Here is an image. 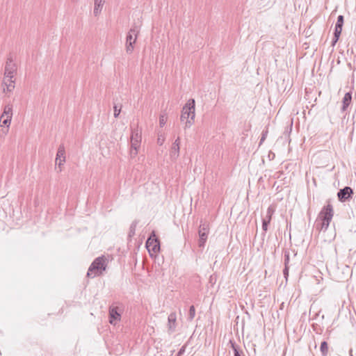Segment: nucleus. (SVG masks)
Returning <instances> with one entry per match:
<instances>
[{
  "mask_svg": "<svg viewBox=\"0 0 356 356\" xmlns=\"http://www.w3.org/2000/svg\"><path fill=\"white\" fill-rule=\"evenodd\" d=\"M177 315L175 312H172L168 317V327L170 333L175 332L176 328Z\"/></svg>",
  "mask_w": 356,
  "mask_h": 356,
  "instance_id": "12",
  "label": "nucleus"
},
{
  "mask_svg": "<svg viewBox=\"0 0 356 356\" xmlns=\"http://www.w3.org/2000/svg\"><path fill=\"white\" fill-rule=\"evenodd\" d=\"M274 212H275V209L271 206H270L267 209L266 216L263 218V220H264L268 222H270V220L272 219V216L273 215Z\"/></svg>",
  "mask_w": 356,
  "mask_h": 356,
  "instance_id": "19",
  "label": "nucleus"
},
{
  "mask_svg": "<svg viewBox=\"0 0 356 356\" xmlns=\"http://www.w3.org/2000/svg\"><path fill=\"white\" fill-rule=\"evenodd\" d=\"M275 156V154L273 152H269L268 157H269L270 160L274 159Z\"/></svg>",
  "mask_w": 356,
  "mask_h": 356,
  "instance_id": "34",
  "label": "nucleus"
},
{
  "mask_svg": "<svg viewBox=\"0 0 356 356\" xmlns=\"http://www.w3.org/2000/svg\"><path fill=\"white\" fill-rule=\"evenodd\" d=\"M341 31H342V29H340L339 28H337V27L334 28V38H333L332 41V44L333 46L339 40V37L341 35Z\"/></svg>",
  "mask_w": 356,
  "mask_h": 356,
  "instance_id": "20",
  "label": "nucleus"
},
{
  "mask_svg": "<svg viewBox=\"0 0 356 356\" xmlns=\"http://www.w3.org/2000/svg\"><path fill=\"white\" fill-rule=\"evenodd\" d=\"M105 0H95L94 15L97 16L101 12Z\"/></svg>",
  "mask_w": 356,
  "mask_h": 356,
  "instance_id": "17",
  "label": "nucleus"
},
{
  "mask_svg": "<svg viewBox=\"0 0 356 356\" xmlns=\"http://www.w3.org/2000/svg\"><path fill=\"white\" fill-rule=\"evenodd\" d=\"M106 268L105 257L104 256L98 257L90 264L87 272V277L93 278L96 276H99L106 270Z\"/></svg>",
  "mask_w": 356,
  "mask_h": 356,
  "instance_id": "3",
  "label": "nucleus"
},
{
  "mask_svg": "<svg viewBox=\"0 0 356 356\" xmlns=\"http://www.w3.org/2000/svg\"><path fill=\"white\" fill-rule=\"evenodd\" d=\"M229 343L233 350L234 356H245L240 346H238L233 340H229Z\"/></svg>",
  "mask_w": 356,
  "mask_h": 356,
  "instance_id": "14",
  "label": "nucleus"
},
{
  "mask_svg": "<svg viewBox=\"0 0 356 356\" xmlns=\"http://www.w3.org/2000/svg\"><path fill=\"white\" fill-rule=\"evenodd\" d=\"M138 33L139 29L136 26L132 27L128 32L126 38V51L127 54H131L134 51V44L136 43Z\"/></svg>",
  "mask_w": 356,
  "mask_h": 356,
  "instance_id": "5",
  "label": "nucleus"
},
{
  "mask_svg": "<svg viewBox=\"0 0 356 356\" xmlns=\"http://www.w3.org/2000/svg\"><path fill=\"white\" fill-rule=\"evenodd\" d=\"M179 144H180L179 138L178 137L172 144V147L171 152H170L171 156H173L175 158L179 156V149H180Z\"/></svg>",
  "mask_w": 356,
  "mask_h": 356,
  "instance_id": "15",
  "label": "nucleus"
},
{
  "mask_svg": "<svg viewBox=\"0 0 356 356\" xmlns=\"http://www.w3.org/2000/svg\"><path fill=\"white\" fill-rule=\"evenodd\" d=\"M283 274L285 279L287 280L289 276V266H284V268L283 270Z\"/></svg>",
  "mask_w": 356,
  "mask_h": 356,
  "instance_id": "33",
  "label": "nucleus"
},
{
  "mask_svg": "<svg viewBox=\"0 0 356 356\" xmlns=\"http://www.w3.org/2000/svg\"><path fill=\"white\" fill-rule=\"evenodd\" d=\"M320 350L323 356H327L328 353V345L327 343L324 341L321 342Z\"/></svg>",
  "mask_w": 356,
  "mask_h": 356,
  "instance_id": "21",
  "label": "nucleus"
},
{
  "mask_svg": "<svg viewBox=\"0 0 356 356\" xmlns=\"http://www.w3.org/2000/svg\"><path fill=\"white\" fill-rule=\"evenodd\" d=\"M142 130L136 125V127L131 129V156H136L138 154V149L140 146L142 139Z\"/></svg>",
  "mask_w": 356,
  "mask_h": 356,
  "instance_id": "4",
  "label": "nucleus"
},
{
  "mask_svg": "<svg viewBox=\"0 0 356 356\" xmlns=\"http://www.w3.org/2000/svg\"><path fill=\"white\" fill-rule=\"evenodd\" d=\"M195 102L194 99H190L183 107L180 117L181 122H184V129L190 128L194 123L195 117Z\"/></svg>",
  "mask_w": 356,
  "mask_h": 356,
  "instance_id": "1",
  "label": "nucleus"
},
{
  "mask_svg": "<svg viewBox=\"0 0 356 356\" xmlns=\"http://www.w3.org/2000/svg\"><path fill=\"white\" fill-rule=\"evenodd\" d=\"M344 22V18L343 15H339L337 17V21L335 24V27L339 28L340 29H342L343 25Z\"/></svg>",
  "mask_w": 356,
  "mask_h": 356,
  "instance_id": "24",
  "label": "nucleus"
},
{
  "mask_svg": "<svg viewBox=\"0 0 356 356\" xmlns=\"http://www.w3.org/2000/svg\"><path fill=\"white\" fill-rule=\"evenodd\" d=\"M195 316V309L193 305H191L189 308L188 320L191 321Z\"/></svg>",
  "mask_w": 356,
  "mask_h": 356,
  "instance_id": "23",
  "label": "nucleus"
},
{
  "mask_svg": "<svg viewBox=\"0 0 356 356\" xmlns=\"http://www.w3.org/2000/svg\"><path fill=\"white\" fill-rule=\"evenodd\" d=\"M186 345H184L178 351L177 356H181L186 350Z\"/></svg>",
  "mask_w": 356,
  "mask_h": 356,
  "instance_id": "31",
  "label": "nucleus"
},
{
  "mask_svg": "<svg viewBox=\"0 0 356 356\" xmlns=\"http://www.w3.org/2000/svg\"><path fill=\"white\" fill-rule=\"evenodd\" d=\"M268 135V130H264L262 131L261 137L259 141V145L262 144V143L266 140Z\"/></svg>",
  "mask_w": 356,
  "mask_h": 356,
  "instance_id": "29",
  "label": "nucleus"
},
{
  "mask_svg": "<svg viewBox=\"0 0 356 356\" xmlns=\"http://www.w3.org/2000/svg\"><path fill=\"white\" fill-rule=\"evenodd\" d=\"M3 83L6 86V90L8 92L12 91L15 88V81L13 79L4 78ZM3 90H6V88H3Z\"/></svg>",
  "mask_w": 356,
  "mask_h": 356,
  "instance_id": "18",
  "label": "nucleus"
},
{
  "mask_svg": "<svg viewBox=\"0 0 356 356\" xmlns=\"http://www.w3.org/2000/svg\"><path fill=\"white\" fill-rule=\"evenodd\" d=\"M208 229L205 226L204 224H201L199 227V242L198 245L200 248H204L205 245V243L207 240V236H208Z\"/></svg>",
  "mask_w": 356,
  "mask_h": 356,
  "instance_id": "10",
  "label": "nucleus"
},
{
  "mask_svg": "<svg viewBox=\"0 0 356 356\" xmlns=\"http://www.w3.org/2000/svg\"><path fill=\"white\" fill-rule=\"evenodd\" d=\"M165 141V138L162 135H159L157 138V144L162 145Z\"/></svg>",
  "mask_w": 356,
  "mask_h": 356,
  "instance_id": "30",
  "label": "nucleus"
},
{
  "mask_svg": "<svg viewBox=\"0 0 356 356\" xmlns=\"http://www.w3.org/2000/svg\"><path fill=\"white\" fill-rule=\"evenodd\" d=\"M5 117L12 118L13 117V106L11 104H7L4 106L3 112L1 115V119Z\"/></svg>",
  "mask_w": 356,
  "mask_h": 356,
  "instance_id": "16",
  "label": "nucleus"
},
{
  "mask_svg": "<svg viewBox=\"0 0 356 356\" xmlns=\"http://www.w3.org/2000/svg\"><path fill=\"white\" fill-rule=\"evenodd\" d=\"M146 248L150 254H156L160 250V241L156 236L155 232H152L146 241Z\"/></svg>",
  "mask_w": 356,
  "mask_h": 356,
  "instance_id": "6",
  "label": "nucleus"
},
{
  "mask_svg": "<svg viewBox=\"0 0 356 356\" xmlns=\"http://www.w3.org/2000/svg\"><path fill=\"white\" fill-rule=\"evenodd\" d=\"M270 222L262 220V229L264 231L263 235L265 236L266 231L268 230V226Z\"/></svg>",
  "mask_w": 356,
  "mask_h": 356,
  "instance_id": "27",
  "label": "nucleus"
},
{
  "mask_svg": "<svg viewBox=\"0 0 356 356\" xmlns=\"http://www.w3.org/2000/svg\"><path fill=\"white\" fill-rule=\"evenodd\" d=\"M11 120H12V118H6V117H5L3 119L0 118L1 126H6V127H8L10 124Z\"/></svg>",
  "mask_w": 356,
  "mask_h": 356,
  "instance_id": "25",
  "label": "nucleus"
},
{
  "mask_svg": "<svg viewBox=\"0 0 356 356\" xmlns=\"http://www.w3.org/2000/svg\"><path fill=\"white\" fill-rule=\"evenodd\" d=\"M138 223V220H134L132 222V223L131 224L130 227H129V237L134 236Z\"/></svg>",
  "mask_w": 356,
  "mask_h": 356,
  "instance_id": "22",
  "label": "nucleus"
},
{
  "mask_svg": "<svg viewBox=\"0 0 356 356\" xmlns=\"http://www.w3.org/2000/svg\"><path fill=\"white\" fill-rule=\"evenodd\" d=\"M352 101V92H348L344 95V97L342 99V108L341 110L345 111L348 106L350 104Z\"/></svg>",
  "mask_w": 356,
  "mask_h": 356,
  "instance_id": "13",
  "label": "nucleus"
},
{
  "mask_svg": "<svg viewBox=\"0 0 356 356\" xmlns=\"http://www.w3.org/2000/svg\"><path fill=\"white\" fill-rule=\"evenodd\" d=\"M167 121V118L164 115H161L159 118V125L161 127H163Z\"/></svg>",
  "mask_w": 356,
  "mask_h": 356,
  "instance_id": "28",
  "label": "nucleus"
},
{
  "mask_svg": "<svg viewBox=\"0 0 356 356\" xmlns=\"http://www.w3.org/2000/svg\"><path fill=\"white\" fill-rule=\"evenodd\" d=\"M17 71V66L15 63L13 62V58L9 57L7 59L6 66H5V72L4 75L6 78L13 79L14 75Z\"/></svg>",
  "mask_w": 356,
  "mask_h": 356,
  "instance_id": "8",
  "label": "nucleus"
},
{
  "mask_svg": "<svg viewBox=\"0 0 356 356\" xmlns=\"http://www.w3.org/2000/svg\"><path fill=\"white\" fill-rule=\"evenodd\" d=\"M121 108L122 106L120 105V107H118L117 105H114V117L118 118L121 112Z\"/></svg>",
  "mask_w": 356,
  "mask_h": 356,
  "instance_id": "26",
  "label": "nucleus"
},
{
  "mask_svg": "<svg viewBox=\"0 0 356 356\" xmlns=\"http://www.w3.org/2000/svg\"><path fill=\"white\" fill-rule=\"evenodd\" d=\"M353 195V190L349 186H345L338 191L337 197L341 202H345L349 201L352 198Z\"/></svg>",
  "mask_w": 356,
  "mask_h": 356,
  "instance_id": "9",
  "label": "nucleus"
},
{
  "mask_svg": "<svg viewBox=\"0 0 356 356\" xmlns=\"http://www.w3.org/2000/svg\"><path fill=\"white\" fill-rule=\"evenodd\" d=\"M122 309L117 306H111L108 310L109 323L115 325L121 320V314Z\"/></svg>",
  "mask_w": 356,
  "mask_h": 356,
  "instance_id": "7",
  "label": "nucleus"
},
{
  "mask_svg": "<svg viewBox=\"0 0 356 356\" xmlns=\"http://www.w3.org/2000/svg\"><path fill=\"white\" fill-rule=\"evenodd\" d=\"M334 215L333 208L331 204L324 207L318 214L316 220V228L319 230L325 231L332 219Z\"/></svg>",
  "mask_w": 356,
  "mask_h": 356,
  "instance_id": "2",
  "label": "nucleus"
},
{
  "mask_svg": "<svg viewBox=\"0 0 356 356\" xmlns=\"http://www.w3.org/2000/svg\"><path fill=\"white\" fill-rule=\"evenodd\" d=\"M56 165L60 167L65 162V149L63 145H60L56 157Z\"/></svg>",
  "mask_w": 356,
  "mask_h": 356,
  "instance_id": "11",
  "label": "nucleus"
},
{
  "mask_svg": "<svg viewBox=\"0 0 356 356\" xmlns=\"http://www.w3.org/2000/svg\"><path fill=\"white\" fill-rule=\"evenodd\" d=\"M289 262V254L286 252L284 254V266H288Z\"/></svg>",
  "mask_w": 356,
  "mask_h": 356,
  "instance_id": "32",
  "label": "nucleus"
}]
</instances>
